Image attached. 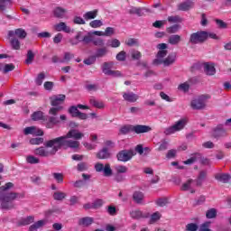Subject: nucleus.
<instances>
[{
  "instance_id": "864d4df0",
  "label": "nucleus",
  "mask_w": 231,
  "mask_h": 231,
  "mask_svg": "<svg viewBox=\"0 0 231 231\" xmlns=\"http://www.w3.org/2000/svg\"><path fill=\"white\" fill-rule=\"evenodd\" d=\"M162 217V215L160 212H155L151 216L150 223L152 225V223H156V221H160V218Z\"/></svg>"
},
{
  "instance_id": "052dcab7",
  "label": "nucleus",
  "mask_w": 231,
  "mask_h": 231,
  "mask_svg": "<svg viewBox=\"0 0 231 231\" xmlns=\"http://www.w3.org/2000/svg\"><path fill=\"white\" fill-rule=\"evenodd\" d=\"M199 231H213L210 229V222H205L199 226Z\"/></svg>"
},
{
  "instance_id": "338daca9",
  "label": "nucleus",
  "mask_w": 231,
  "mask_h": 231,
  "mask_svg": "<svg viewBox=\"0 0 231 231\" xmlns=\"http://www.w3.org/2000/svg\"><path fill=\"white\" fill-rule=\"evenodd\" d=\"M74 24H86V20L80 16H75L73 19Z\"/></svg>"
},
{
  "instance_id": "9d476101",
  "label": "nucleus",
  "mask_w": 231,
  "mask_h": 231,
  "mask_svg": "<svg viewBox=\"0 0 231 231\" xmlns=\"http://www.w3.org/2000/svg\"><path fill=\"white\" fill-rule=\"evenodd\" d=\"M93 34L88 32L87 35L82 36V32H79L76 35V42H71L72 44H79V42H84V44H89V42H93Z\"/></svg>"
},
{
  "instance_id": "a18cd8bd",
  "label": "nucleus",
  "mask_w": 231,
  "mask_h": 231,
  "mask_svg": "<svg viewBox=\"0 0 231 231\" xmlns=\"http://www.w3.org/2000/svg\"><path fill=\"white\" fill-rule=\"evenodd\" d=\"M128 57H131L132 59H142V52L136 50H131Z\"/></svg>"
},
{
  "instance_id": "393cba45",
  "label": "nucleus",
  "mask_w": 231,
  "mask_h": 231,
  "mask_svg": "<svg viewBox=\"0 0 231 231\" xmlns=\"http://www.w3.org/2000/svg\"><path fill=\"white\" fill-rule=\"evenodd\" d=\"M97 16L98 9L88 11L83 14V18L85 19V21H91L93 19H97Z\"/></svg>"
},
{
  "instance_id": "a19ab883",
  "label": "nucleus",
  "mask_w": 231,
  "mask_h": 231,
  "mask_svg": "<svg viewBox=\"0 0 231 231\" xmlns=\"http://www.w3.org/2000/svg\"><path fill=\"white\" fill-rule=\"evenodd\" d=\"M89 169V166L88 165V162H81L78 163L77 165V171L79 172H84Z\"/></svg>"
},
{
  "instance_id": "473e14b6",
  "label": "nucleus",
  "mask_w": 231,
  "mask_h": 231,
  "mask_svg": "<svg viewBox=\"0 0 231 231\" xmlns=\"http://www.w3.org/2000/svg\"><path fill=\"white\" fill-rule=\"evenodd\" d=\"M120 41L116 38H112L106 42L107 48H120Z\"/></svg>"
},
{
  "instance_id": "774afa93",
  "label": "nucleus",
  "mask_w": 231,
  "mask_h": 231,
  "mask_svg": "<svg viewBox=\"0 0 231 231\" xmlns=\"http://www.w3.org/2000/svg\"><path fill=\"white\" fill-rule=\"evenodd\" d=\"M92 42L95 46H104V40L102 38H93Z\"/></svg>"
},
{
  "instance_id": "72a5a7b5",
  "label": "nucleus",
  "mask_w": 231,
  "mask_h": 231,
  "mask_svg": "<svg viewBox=\"0 0 231 231\" xmlns=\"http://www.w3.org/2000/svg\"><path fill=\"white\" fill-rule=\"evenodd\" d=\"M199 158H201V153H195L192 155V157L186 160L184 162V164L185 165H192V163H196V162H198V160H199Z\"/></svg>"
},
{
  "instance_id": "aec40b11",
  "label": "nucleus",
  "mask_w": 231,
  "mask_h": 231,
  "mask_svg": "<svg viewBox=\"0 0 231 231\" xmlns=\"http://www.w3.org/2000/svg\"><path fill=\"white\" fill-rule=\"evenodd\" d=\"M26 31L23 29H16L15 31H9L8 36L9 37H18L19 39H26Z\"/></svg>"
},
{
  "instance_id": "4be33fe9",
  "label": "nucleus",
  "mask_w": 231,
  "mask_h": 231,
  "mask_svg": "<svg viewBox=\"0 0 231 231\" xmlns=\"http://www.w3.org/2000/svg\"><path fill=\"white\" fill-rule=\"evenodd\" d=\"M215 180L220 181V183H229L231 176L228 173H218L215 176Z\"/></svg>"
},
{
  "instance_id": "9b49d317",
  "label": "nucleus",
  "mask_w": 231,
  "mask_h": 231,
  "mask_svg": "<svg viewBox=\"0 0 231 231\" xmlns=\"http://www.w3.org/2000/svg\"><path fill=\"white\" fill-rule=\"evenodd\" d=\"M69 113L73 118H79V120H88V114L80 112L78 106H70L69 108Z\"/></svg>"
},
{
  "instance_id": "09e8293b",
  "label": "nucleus",
  "mask_w": 231,
  "mask_h": 231,
  "mask_svg": "<svg viewBox=\"0 0 231 231\" xmlns=\"http://www.w3.org/2000/svg\"><path fill=\"white\" fill-rule=\"evenodd\" d=\"M29 142L31 145H41V143H44V138L42 137L32 138Z\"/></svg>"
},
{
  "instance_id": "2f4dec72",
  "label": "nucleus",
  "mask_w": 231,
  "mask_h": 231,
  "mask_svg": "<svg viewBox=\"0 0 231 231\" xmlns=\"http://www.w3.org/2000/svg\"><path fill=\"white\" fill-rule=\"evenodd\" d=\"M130 216L133 219H142L143 217H149L148 215H143L141 210H134L130 212Z\"/></svg>"
},
{
  "instance_id": "b1692460",
  "label": "nucleus",
  "mask_w": 231,
  "mask_h": 231,
  "mask_svg": "<svg viewBox=\"0 0 231 231\" xmlns=\"http://www.w3.org/2000/svg\"><path fill=\"white\" fill-rule=\"evenodd\" d=\"M123 98L126 102L134 103L136 100H138L139 97L138 95L133 93V92H127L123 94Z\"/></svg>"
},
{
  "instance_id": "bf43d9fd",
  "label": "nucleus",
  "mask_w": 231,
  "mask_h": 231,
  "mask_svg": "<svg viewBox=\"0 0 231 231\" xmlns=\"http://www.w3.org/2000/svg\"><path fill=\"white\" fill-rule=\"evenodd\" d=\"M115 181H117V183H122V181H125V176L122 173H116L114 176Z\"/></svg>"
},
{
  "instance_id": "5fc2aeb1",
  "label": "nucleus",
  "mask_w": 231,
  "mask_h": 231,
  "mask_svg": "<svg viewBox=\"0 0 231 231\" xmlns=\"http://www.w3.org/2000/svg\"><path fill=\"white\" fill-rule=\"evenodd\" d=\"M128 14H135V15H142V8L132 6L128 9Z\"/></svg>"
},
{
  "instance_id": "4d7b16f0",
  "label": "nucleus",
  "mask_w": 231,
  "mask_h": 231,
  "mask_svg": "<svg viewBox=\"0 0 231 231\" xmlns=\"http://www.w3.org/2000/svg\"><path fill=\"white\" fill-rule=\"evenodd\" d=\"M116 173L118 174H125L128 169H127V166L118 165V166H116Z\"/></svg>"
},
{
  "instance_id": "8fccbe9b",
  "label": "nucleus",
  "mask_w": 231,
  "mask_h": 231,
  "mask_svg": "<svg viewBox=\"0 0 231 231\" xmlns=\"http://www.w3.org/2000/svg\"><path fill=\"white\" fill-rule=\"evenodd\" d=\"M26 162H27V163H31V165H35V164L39 163L41 161L39 160V158H36L33 155H29L26 158Z\"/></svg>"
},
{
  "instance_id": "0eeeda50",
  "label": "nucleus",
  "mask_w": 231,
  "mask_h": 231,
  "mask_svg": "<svg viewBox=\"0 0 231 231\" xmlns=\"http://www.w3.org/2000/svg\"><path fill=\"white\" fill-rule=\"evenodd\" d=\"M205 41H207V32L205 31L192 33L189 38L191 44H201V42H205Z\"/></svg>"
},
{
  "instance_id": "dca6fc26",
  "label": "nucleus",
  "mask_w": 231,
  "mask_h": 231,
  "mask_svg": "<svg viewBox=\"0 0 231 231\" xmlns=\"http://www.w3.org/2000/svg\"><path fill=\"white\" fill-rule=\"evenodd\" d=\"M151 131H152V128H151V126L149 125H134V133H135V134H143V133H149Z\"/></svg>"
},
{
  "instance_id": "ea45409f",
  "label": "nucleus",
  "mask_w": 231,
  "mask_h": 231,
  "mask_svg": "<svg viewBox=\"0 0 231 231\" xmlns=\"http://www.w3.org/2000/svg\"><path fill=\"white\" fill-rule=\"evenodd\" d=\"M217 217V208H210L206 212L207 219H214V217Z\"/></svg>"
},
{
  "instance_id": "0e129e2a",
  "label": "nucleus",
  "mask_w": 231,
  "mask_h": 231,
  "mask_svg": "<svg viewBox=\"0 0 231 231\" xmlns=\"http://www.w3.org/2000/svg\"><path fill=\"white\" fill-rule=\"evenodd\" d=\"M179 30H180V25L179 24L172 25V26L168 27L166 29L168 33H176V32H178Z\"/></svg>"
},
{
  "instance_id": "5701e85b",
  "label": "nucleus",
  "mask_w": 231,
  "mask_h": 231,
  "mask_svg": "<svg viewBox=\"0 0 231 231\" xmlns=\"http://www.w3.org/2000/svg\"><path fill=\"white\" fill-rule=\"evenodd\" d=\"M97 158H98V160H107V158H111L109 149H107V147H104L97 153Z\"/></svg>"
},
{
  "instance_id": "603ef678",
  "label": "nucleus",
  "mask_w": 231,
  "mask_h": 231,
  "mask_svg": "<svg viewBox=\"0 0 231 231\" xmlns=\"http://www.w3.org/2000/svg\"><path fill=\"white\" fill-rule=\"evenodd\" d=\"M167 149H169V141L163 139L161 141L158 151H167Z\"/></svg>"
},
{
  "instance_id": "3c124183",
  "label": "nucleus",
  "mask_w": 231,
  "mask_h": 231,
  "mask_svg": "<svg viewBox=\"0 0 231 231\" xmlns=\"http://www.w3.org/2000/svg\"><path fill=\"white\" fill-rule=\"evenodd\" d=\"M11 46H12L13 50H20L21 42H19V40H17L15 38H12L11 39Z\"/></svg>"
},
{
  "instance_id": "58836bf2",
  "label": "nucleus",
  "mask_w": 231,
  "mask_h": 231,
  "mask_svg": "<svg viewBox=\"0 0 231 231\" xmlns=\"http://www.w3.org/2000/svg\"><path fill=\"white\" fill-rule=\"evenodd\" d=\"M180 42H181V36L178 34H173L169 38V42L170 44H172V45L180 44Z\"/></svg>"
},
{
  "instance_id": "2eb2a0df",
  "label": "nucleus",
  "mask_w": 231,
  "mask_h": 231,
  "mask_svg": "<svg viewBox=\"0 0 231 231\" xmlns=\"http://www.w3.org/2000/svg\"><path fill=\"white\" fill-rule=\"evenodd\" d=\"M175 60L174 59H155L152 61L153 66H164V68H167V66H171V64H174Z\"/></svg>"
},
{
  "instance_id": "69168bd1",
  "label": "nucleus",
  "mask_w": 231,
  "mask_h": 231,
  "mask_svg": "<svg viewBox=\"0 0 231 231\" xmlns=\"http://www.w3.org/2000/svg\"><path fill=\"white\" fill-rule=\"evenodd\" d=\"M53 86H55V83H53L52 81H46L43 84V88L46 91H51V89H53Z\"/></svg>"
},
{
  "instance_id": "20e7f679",
  "label": "nucleus",
  "mask_w": 231,
  "mask_h": 231,
  "mask_svg": "<svg viewBox=\"0 0 231 231\" xmlns=\"http://www.w3.org/2000/svg\"><path fill=\"white\" fill-rule=\"evenodd\" d=\"M24 198V194L23 193H5L0 197L1 207L5 210H12L14 208V200L15 199H23Z\"/></svg>"
},
{
  "instance_id": "f704fd0d",
  "label": "nucleus",
  "mask_w": 231,
  "mask_h": 231,
  "mask_svg": "<svg viewBox=\"0 0 231 231\" xmlns=\"http://www.w3.org/2000/svg\"><path fill=\"white\" fill-rule=\"evenodd\" d=\"M44 79H46V73L40 72L34 79L36 86H42V82H44Z\"/></svg>"
},
{
  "instance_id": "e433bc0d",
  "label": "nucleus",
  "mask_w": 231,
  "mask_h": 231,
  "mask_svg": "<svg viewBox=\"0 0 231 231\" xmlns=\"http://www.w3.org/2000/svg\"><path fill=\"white\" fill-rule=\"evenodd\" d=\"M107 52H108L107 47L99 48L96 51L95 57H97V58L106 57V55H107Z\"/></svg>"
},
{
  "instance_id": "c756f323",
  "label": "nucleus",
  "mask_w": 231,
  "mask_h": 231,
  "mask_svg": "<svg viewBox=\"0 0 231 231\" xmlns=\"http://www.w3.org/2000/svg\"><path fill=\"white\" fill-rule=\"evenodd\" d=\"M89 104L93 106V107H97V109H104V107H106L103 101L97 100L95 97L89 99Z\"/></svg>"
},
{
  "instance_id": "7ed1b4c3",
  "label": "nucleus",
  "mask_w": 231,
  "mask_h": 231,
  "mask_svg": "<svg viewBox=\"0 0 231 231\" xmlns=\"http://www.w3.org/2000/svg\"><path fill=\"white\" fill-rule=\"evenodd\" d=\"M60 151L59 143L55 141V138L46 141L44 147L41 146L34 150L36 156H42V158H48V156H55L57 152Z\"/></svg>"
},
{
  "instance_id": "bb28decb",
  "label": "nucleus",
  "mask_w": 231,
  "mask_h": 231,
  "mask_svg": "<svg viewBox=\"0 0 231 231\" xmlns=\"http://www.w3.org/2000/svg\"><path fill=\"white\" fill-rule=\"evenodd\" d=\"M95 219L91 217H85L79 220V226H91L93 225Z\"/></svg>"
},
{
  "instance_id": "423d86ee",
  "label": "nucleus",
  "mask_w": 231,
  "mask_h": 231,
  "mask_svg": "<svg viewBox=\"0 0 231 231\" xmlns=\"http://www.w3.org/2000/svg\"><path fill=\"white\" fill-rule=\"evenodd\" d=\"M208 98H210L209 96L202 95L193 99L190 103L191 108L197 111L205 109V107H207V100H208Z\"/></svg>"
},
{
  "instance_id": "37998d69",
  "label": "nucleus",
  "mask_w": 231,
  "mask_h": 231,
  "mask_svg": "<svg viewBox=\"0 0 231 231\" xmlns=\"http://www.w3.org/2000/svg\"><path fill=\"white\" fill-rule=\"evenodd\" d=\"M90 28H101L104 26V22L102 20H93L89 23Z\"/></svg>"
},
{
  "instance_id": "4c0bfd02",
  "label": "nucleus",
  "mask_w": 231,
  "mask_h": 231,
  "mask_svg": "<svg viewBox=\"0 0 231 231\" xmlns=\"http://www.w3.org/2000/svg\"><path fill=\"white\" fill-rule=\"evenodd\" d=\"M35 221V217L33 216L26 217L25 218H22L20 220V225L23 226H26V225H31V223H33Z\"/></svg>"
},
{
  "instance_id": "6e6552de",
  "label": "nucleus",
  "mask_w": 231,
  "mask_h": 231,
  "mask_svg": "<svg viewBox=\"0 0 231 231\" xmlns=\"http://www.w3.org/2000/svg\"><path fill=\"white\" fill-rule=\"evenodd\" d=\"M95 169L97 172H103L106 178L113 176V170H111V165L109 163H106L104 166L102 163L97 162L95 165Z\"/></svg>"
},
{
  "instance_id": "6ab92c4d",
  "label": "nucleus",
  "mask_w": 231,
  "mask_h": 231,
  "mask_svg": "<svg viewBox=\"0 0 231 231\" xmlns=\"http://www.w3.org/2000/svg\"><path fill=\"white\" fill-rule=\"evenodd\" d=\"M24 134H35L36 136H42L44 134V132L42 130L38 129L35 126H29L24 128L23 130Z\"/></svg>"
},
{
  "instance_id": "13d9d810",
  "label": "nucleus",
  "mask_w": 231,
  "mask_h": 231,
  "mask_svg": "<svg viewBox=\"0 0 231 231\" xmlns=\"http://www.w3.org/2000/svg\"><path fill=\"white\" fill-rule=\"evenodd\" d=\"M13 0H0V10H6L8 5H12Z\"/></svg>"
},
{
  "instance_id": "c03bdc74",
  "label": "nucleus",
  "mask_w": 231,
  "mask_h": 231,
  "mask_svg": "<svg viewBox=\"0 0 231 231\" xmlns=\"http://www.w3.org/2000/svg\"><path fill=\"white\" fill-rule=\"evenodd\" d=\"M186 231H199V226L196 223H189L186 225Z\"/></svg>"
},
{
  "instance_id": "6e6d98bb",
  "label": "nucleus",
  "mask_w": 231,
  "mask_h": 231,
  "mask_svg": "<svg viewBox=\"0 0 231 231\" xmlns=\"http://www.w3.org/2000/svg\"><path fill=\"white\" fill-rule=\"evenodd\" d=\"M215 22H216L217 28H220L222 30L228 28V24H226V23L223 22V20L216 19Z\"/></svg>"
},
{
  "instance_id": "f8f14e48",
  "label": "nucleus",
  "mask_w": 231,
  "mask_h": 231,
  "mask_svg": "<svg viewBox=\"0 0 231 231\" xmlns=\"http://www.w3.org/2000/svg\"><path fill=\"white\" fill-rule=\"evenodd\" d=\"M226 129L223 125H218L215 128H213V137L214 138H225L227 136Z\"/></svg>"
},
{
  "instance_id": "f3484780",
  "label": "nucleus",
  "mask_w": 231,
  "mask_h": 231,
  "mask_svg": "<svg viewBox=\"0 0 231 231\" xmlns=\"http://www.w3.org/2000/svg\"><path fill=\"white\" fill-rule=\"evenodd\" d=\"M207 180V171H200L197 179L193 180L195 183V187H203V183Z\"/></svg>"
},
{
  "instance_id": "7c9ffc66",
  "label": "nucleus",
  "mask_w": 231,
  "mask_h": 231,
  "mask_svg": "<svg viewBox=\"0 0 231 231\" xmlns=\"http://www.w3.org/2000/svg\"><path fill=\"white\" fill-rule=\"evenodd\" d=\"M46 225V220H39L35 222L34 224L31 225L29 227V231H36L39 230V228H42V226Z\"/></svg>"
},
{
  "instance_id": "680f3d73",
  "label": "nucleus",
  "mask_w": 231,
  "mask_h": 231,
  "mask_svg": "<svg viewBox=\"0 0 231 231\" xmlns=\"http://www.w3.org/2000/svg\"><path fill=\"white\" fill-rule=\"evenodd\" d=\"M169 204V200L167 199H159L156 200V205L158 207H166Z\"/></svg>"
},
{
  "instance_id": "c9c22d12",
  "label": "nucleus",
  "mask_w": 231,
  "mask_h": 231,
  "mask_svg": "<svg viewBox=\"0 0 231 231\" xmlns=\"http://www.w3.org/2000/svg\"><path fill=\"white\" fill-rule=\"evenodd\" d=\"M134 133V125H126L120 128L121 134H129V133Z\"/></svg>"
},
{
  "instance_id": "a211bd4d",
  "label": "nucleus",
  "mask_w": 231,
  "mask_h": 231,
  "mask_svg": "<svg viewBox=\"0 0 231 231\" xmlns=\"http://www.w3.org/2000/svg\"><path fill=\"white\" fill-rule=\"evenodd\" d=\"M52 14L53 16L56 17L57 19H64L68 14V10L66 8L58 6L54 8Z\"/></svg>"
},
{
  "instance_id": "ddd939ff",
  "label": "nucleus",
  "mask_w": 231,
  "mask_h": 231,
  "mask_svg": "<svg viewBox=\"0 0 231 231\" xmlns=\"http://www.w3.org/2000/svg\"><path fill=\"white\" fill-rule=\"evenodd\" d=\"M53 30H55V32H64L65 33H71L72 32L71 27L68 26L64 22L54 24Z\"/></svg>"
},
{
  "instance_id": "f257e3e1",
  "label": "nucleus",
  "mask_w": 231,
  "mask_h": 231,
  "mask_svg": "<svg viewBox=\"0 0 231 231\" xmlns=\"http://www.w3.org/2000/svg\"><path fill=\"white\" fill-rule=\"evenodd\" d=\"M84 138V134L78 129H70L65 135L56 137L55 142L60 149H71L77 152L80 149V142Z\"/></svg>"
},
{
  "instance_id": "c85d7f7f",
  "label": "nucleus",
  "mask_w": 231,
  "mask_h": 231,
  "mask_svg": "<svg viewBox=\"0 0 231 231\" xmlns=\"http://www.w3.org/2000/svg\"><path fill=\"white\" fill-rule=\"evenodd\" d=\"M194 7V2L188 1L181 3L178 5V10H181L182 12H187V10H190V8Z\"/></svg>"
},
{
  "instance_id": "cd10ccee",
  "label": "nucleus",
  "mask_w": 231,
  "mask_h": 231,
  "mask_svg": "<svg viewBox=\"0 0 231 231\" xmlns=\"http://www.w3.org/2000/svg\"><path fill=\"white\" fill-rule=\"evenodd\" d=\"M204 71L207 75L212 76L216 75V68L214 67V64L212 63H204Z\"/></svg>"
},
{
  "instance_id": "de8ad7c7",
  "label": "nucleus",
  "mask_w": 231,
  "mask_h": 231,
  "mask_svg": "<svg viewBox=\"0 0 231 231\" xmlns=\"http://www.w3.org/2000/svg\"><path fill=\"white\" fill-rule=\"evenodd\" d=\"M52 176L54 180L57 181V183H64V174L54 172L52 173Z\"/></svg>"
},
{
  "instance_id": "a878e982",
  "label": "nucleus",
  "mask_w": 231,
  "mask_h": 231,
  "mask_svg": "<svg viewBox=\"0 0 231 231\" xmlns=\"http://www.w3.org/2000/svg\"><path fill=\"white\" fill-rule=\"evenodd\" d=\"M113 66H115V63L113 61L104 62L101 66V70L104 73V75L108 76L109 73L113 70Z\"/></svg>"
},
{
  "instance_id": "412c9836",
  "label": "nucleus",
  "mask_w": 231,
  "mask_h": 231,
  "mask_svg": "<svg viewBox=\"0 0 231 231\" xmlns=\"http://www.w3.org/2000/svg\"><path fill=\"white\" fill-rule=\"evenodd\" d=\"M132 198L134 203H136L137 205H143V199H145V195L142 191H134Z\"/></svg>"
},
{
  "instance_id": "e2e57ef3",
  "label": "nucleus",
  "mask_w": 231,
  "mask_h": 231,
  "mask_svg": "<svg viewBox=\"0 0 231 231\" xmlns=\"http://www.w3.org/2000/svg\"><path fill=\"white\" fill-rule=\"evenodd\" d=\"M125 44H126V46H136V44H138V41L134 38H129L125 40Z\"/></svg>"
},
{
  "instance_id": "4468645a",
  "label": "nucleus",
  "mask_w": 231,
  "mask_h": 231,
  "mask_svg": "<svg viewBox=\"0 0 231 231\" xmlns=\"http://www.w3.org/2000/svg\"><path fill=\"white\" fill-rule=\"evenodd\" d=\"M66 100V95L64 94H60L58 96H54L51 97V106L53 107H61L60 103L64 102Z\"/></svg>"
},
{
  "instance_id": "79ce46f5",
  "label": "nucleus",
  "mask_w": 231,
  "mask_h": 231,
  "mask_svg": "<svg viewBox=\"0 0 231 231\" xmlns=\"http://www.w3.org/2000/svg\"><path fill=\"white\" fill-rule=\"evenodd\" d=\"M66 198V193L62 191H56L53 193V199L56 201H62Z\"/></svg>"
},
{
  "instance_id": "49530a36",
  "label": "nucleus",
  "mask_w": 231,
  "mask_h": 231,
  "mask_svg": "<svg viewBox=\"0 0 231 231\" xmlns=\"http://www.w3.org/2000/svg\"><path fill=\"white\" fill-rule=\"evenodd\" d=\"M192 183H194V180L189 179L187 182L182 184L181 190H190V189H192Z\"/></svg>"
},
{
  "instance_id": "1a4fd4ad",
  "label": "nucleus",
  "mask_w": 231,
  "mask_h": 231,
  "mask_svg": "<svg viewBox=\"0 0 231 231\" xmlns=\"http://www.w3.org/2000/svg\"><path fill=\"white\" fill-rule=\"evenodd\" d=\"M134 154H136V152H134V151L133 150H123L120 151L117 154H116V158L118 160V162H129L130 160L133 159V156H134Z\"/></svg>"
},
{
  "instance_id": "f03ea898",
  "label": "nucleus",
  "mask_w": 231,
  "mask_h": 231,
  "mask_svg": "<svg viewBox=\"0 0 231 231\" xmlns=\"http://www.w3.org/2000/svg\"><path fill=\"white\" fill-rule=\"evenodd\" d=\"M64 109L63 106L51 107L49 110L50 116H44V112L36 111L32 115V120L34 122H39V120H42L45 123V126L47 129H53L55 125H59L60 124V120L59 119V113Z\"/></svg>"
},
{
  "instance_id": "39448f33",
  "label": "nucleus",
  "mask_w": 231,
  "mask_h": 231,
  "mask_svg": "<svg viewBox=\"0 0 231 231\" xmlns=\"http://www.w3.org/2000/svg\"><path fill=\"white\" fill-rule=\"evenodd\" d=\"M187 125V118H182L177 121L173 125L165 128L164 134L169 136L171 134H174V133H178V131H181Z\"/></svg>"
}]
</instances>
